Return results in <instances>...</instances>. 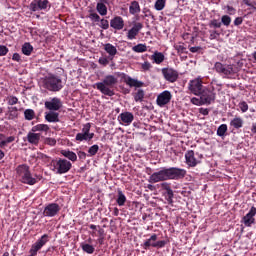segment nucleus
<instances>
[{
  "instance_id": "8fccbe9b",
  "label": "nucleus",
  "mask_w": 256,
  "mask_h": 256,
  "mask_svg": "<svg viewBox=\"0 0 256 256\" xmlns=\"http://www.w3.org/2000/svg\"><path fill=\"white\" fill-rule=\"evenodd\" d=\"M151 67H152L151 62L146 61V62L141 64V71H144V72L145 71H150Z\"/></svg>"
},
{
  "instance_id": "0e129e2a",
  "label": "nucleus",
  "mask_w": 256,
  "mask_h": 256,
  "mask_svg": "<svg viewBox=\"0 0 256 256\" xmlns=\"http://www.w3.org/2000/svg\"><path fill=\"white\" fill-rule=\"evenodd\" d=\"M13 61H21V55H19V53H14L12 56Z\"/></svg>"
},
{
  "instance_id": "13d9d810",
  "label": "nucleus",
  "mask_w": 256,
  "mask_h": 256,
  "mask_svg": "<svg viewBox=\"0 0 256 256\" xmlns=\"http://www.w3.org/2000/svg\"><path fill=\"white\" fill-rule=\"evenodd\" d=\"M5 136L4 134H0V148L3 149L5 147Z\"/></svg>"
},
{
  "instance_id": "423d86ee",
  "label": "nucleus",
  "mask_w": 256,
  "mask_h": 256,
  "mask_svg": "<svg viewBox=\"0 0 256 256\" xmlns=\"http://www.w3.org/2000/svg\"><path fill=\"white\" fill-rule=\"evenodd\" d=\"M214 71L218 73L219 75H224V77H227V79H232L233 75H236L237 73V67L233 64H223L221 62H216L214 64Z\"/></svg>"
},
{
  "instance_id": "ddd939ff",
  "label": "nucleus",
  "mask_w": 256,
  "mask_h": 256,
  "mask_svg": "<svg viewBox=\"0 0 256 256\" xmlns=\"http://www.w3.org/2000/svg\"><path fill=\"white\" fill-rule=\"evenodd\" d=\"M162 75L169 83H175L179 79V72L173 68H163Z\"/></svg>"
},
{
  "instance_id": "aec40b11",
  "label": "nucleus",
  "mask_w": 256,
  "mask_h": 256,
  "mask_svg": "<svg viewBox=\"0 0 256 256\" xmlns=\"http://www.w3.org/2000/svg\"><path fill=\"white\" fill-rule=\"evenodd\" d=\"M110 27L116 31H121L125 27V20L121 16H116L110 20Z\"/></svg>"
},
{
  "instance_id": "09e8293b",
  "label": "nucleus",
  "mask_w": 256,
  "mask_h": 256,
  "mask_svg": "<svg viewBox=\"0 0 256 256\" xmlns=\"http://www.w3.org/2000/svg\"><path fill=\"white\" fill-rule=\"evenodd\" d=\"M173 197H174L173 190L172 189L166 190V201H168V203H173Z\"/></svg>"
},
{
  "instance_id": "4c0bfd02",
  "label": "nucleus",
  "mask_w": 256,
  "mask_h": 256,
  "mask_svg": "<svg viewBox=\"0 0 256 256\" xmlns=\"http://www.w3.org/2000/svg\"><path fill=\"white\" fill-rule=\"evenodd\" d=\"M225 133H227V124H222L217 129L218 137H225Z\"/></svg>"
},
{
  "instance_id": "dca6fc26",
  "label": "nucleus",
  "mask_w": 256,
  "mask_h": 256,
  "mask_svg": "<svg viewBox=\"0 0 256 256\" xmlns=\"http://www.w3.org/2000/svg\"><path fill=\"white\" fill-rule=\"evenodd\" d=\"M141 29H143V23L141 22L134 23L132 28L127 32V39H129V41H133V39H137V35H139Z\"/></svg>"
},
{
  "instance_id": "bf43d9fd",
  "label": "nucleus",
  "mask_w": 256,
  "mask_h": 256,
  "mask_svg": "<svg viewBox=\"0 0 256 256\" xmlns=\"http://www.w3.org/2000/svg\"><path fill=\"white\" fill-rule=\"evenodd\" d=\"M161 188L164 189V191H169L171 190V186L169 185V183L164 182L161 184Z\"/></svg>"
},
{
  "instance_id": "4468645a",
  "label": "nucleus",
  "mask_w": 256,
  "mask_h": 256,
  "mask_svg": "<svg viewBox=\"0 0 256 256\" xmlns=\"http://www.w3.org/2000/svg\"><path fill=\"white\" fill-rule=\"evenodd\" d=\"M61 211V207L57 203H50L46 205L43 211L44 217H55Z\"/></svg>"
},
{
  "instance_id": "58836bf2",
  "label": "nucleus",
  "mask_w": 256,
  "mask_h": 256,
  "mask_svg": "<svg viewBox=\"0 0 256 256\" xmlns=\"http://www.w3.org/2000/svg\"><path fill=\"white\" fill-rule=\"evenodd\" d=\"M208 27H210V29H221V21L213 19L209 22Z\"/></svg>"
},
{
  "instance_id": "a878e982",
  "label": "nucleus",
  "mask_w": 256,
  "mask_h": 256,
  "mask_svg": "<svg viewBox=\"0 0 256 256\" xmlns=\"http://www.w3.org/2000/svg\"><path fill=\"white\" fill-rule=\"evenodd\" d=\"M104 50L106 51V53H108V55H110V57H112L111 59H113L117 55V48L111 43L105 44Z\"/></svg>"
},
{
  "instance_id": "f03ea898",
  "label": "nucleus",
  "mask_w": 256,
  "mask_h": 256,
  "mask_svg": "<svg viewBox=\"0 0 256 256\" xmlns=\"http://www.w3.org/2000/svg\"><path fill=\"white\" fill-rule=\"evenodd\" d=\"M118 83L117 77L113 75H107L103 79L102 82H97L95 84V87L102 95H107L108 97H113L115 95V92L113 91V88Z\"/></svg>"
},
{
  "instance_id": "4be33fe9",
  "label": "nucleus",
  "mask_w": 256,
  "mask_h": 256,
  "mask_svg": "<svg viewBox=\"0 0 256 256\" xmlns=\"http://www.w3.org/2000/svg\"><path fill=\"white\" fill-rule=\"evenodd\" d=\"M119 121H121L124 125H131L133 123V113L131 112H123L118 116Z\"/></svg>"
},
{
  "instance_id": "c9c22d12",
  "label": "nucleus",
  "mask_w": 256,
  "mask_h": 256,
  "mask_svg": "<svg viewBox=\"0 0 256 256\" xmlns=\"http://www.w3.org/2000/svg\"><path fill=\"white\" fill-rule=\"evenodd\" d=\"M82 251H84L85 253H88V255H93V253H95V247H93V245L90 244H82Z\"/></svg>"
},
{
  "instance_id": "cd10ccee",
  "label": "nucleus",
  "mask_w": 256,
  "mask_h": 256,
  "mask_svg": "<svg viewBox=\"0 0 256 256\" xmlns=\"http://www.w3.org/2000/svg\"><path fill=\"white\" fill-rule=\"evenodd\" d=\"M243 123V118L236 116L230 121V127H233L234 129H241V127H243Z\"/></svg>"
},
{
  "instance_id": "393cba45",
  "label": "nucleus",
  "mask_w": 256,
  "mask_h": 256,
  "mask_svg": "<svg viewBox=\"0 0 256 256\" xmlns=\"http://www.w3.org/2000/svg\"><path fill=\"white\" fill-rule=\"evenodd\" d=\"M61 155L68 159L69 161H72V163H75L77 161V154L70 150H61Z\"/></svg>"
},
{
  "instance_id": "6e6552de",
  "label": "nucleus",
  "mask_w": 256,
  "mask_h": 256,
  "mask_svg": "<svg viewBox=\"0 0 256 256\" xmlns=\"http://www.w3.org/2000/svg\"><path fill=\"white\" fill-rule=\"evenodd\" d=\"M199 96L201 97L204 105H211V103H213L217 97V94L215 93V87L211 86L210 88H204Z\"/></svg>"
},
{
  "instance_id": "6e6d98bb",
  "label": "nucleus",
  "mask_w": 256,
  "mask_h": 256,
  "mask_svg": "<svg viewBox=\"0 0 256 256\" xmlns=\"http://www.w3.org/2000/svg\"><path fill=\"white\" fill-rule=\"evenodd\" d=\"M226 13L228 15H235V13H237V10L235 8H233L232 6H226Z\"/></svg>"
},
{
  "instance_id": "e433bc0d",
  "label": "nucleus",
  "mask_w": 256,
  "mask_h": 256,
  "mask_svg": "<svg viewBox=\"0 0 256 256\" xmlns=\"http://www.w3.org/2000/svg\"><path fill=\"white\" fill-rule=\"evenodd\" d=\"M132 51H134V53H145V51H147V45L138 44L132 48Z\"/></svg>"
},
{
  "instance_id": "9d476101",
  "label": "nucleus",
  "mask_w": 256,
  "mask_h": 256,
  "mask_svg": "<svg viewBox=\"0 0 256 256\" xmlns=\"http://www.w3.org/2000/svg\"><path fill=\"white\" fill-rule=\"evenodd\" d=\"M188 89L193 95H201V92L205 89L203 87V78L198 77L191 80L188 84Z\"/></svg>"
},
{
  "instance_id": "c85d7f7f",
  "label": "nucleus",
  "mask_w": 256,
  "mask_h": 256,
  "mask_svg": "<svg viewBox=\"0 0 256 256\" xmlns=\"http://www.w3.org/2000/svg\"><path fill=\"white\" fill-rule=\"evenodd\" d=\"M133 97L136 103H143V100L145 99V91L143 89H138L133 93Z\"/></svg>"
},
{
  "instance_id": "4d7b16f0",
  "label": "nucleus",
  "mask_w": 256,
  "mask_h": 256,
  "mask_svg": "<svg viewBox=\"0 0 256 256\" xmlns=\"http://www.w3.org/2000/svg\"><path fill=\"white\" fill-rule=\"evenodd\" d=\"M243 23V18L242 17H237V18H235V20H234V25L236 26V27H239V25H241Z\"/></svg>"
},
{
  "instance_id": "412c9836",
  "label": "nucleus",
  "mask_w": 256,
  "mask_h": 256,
  "mask_svg": "<svg viewBox=\"0 0 256 256\" xmlns=\"http://www.w3.org/2000/svg\"><path fill=\"white\" fill-rule=\"evenodd\" d=\"M26 139L28 143H30V145L37 146L41 141V133H36V132H33V130H31L30 132H28Z\"/></svg>"
},
{
  "instance_id": "f8f14e48",
  "label": "nucleus",
  "mask_w": 256,
  "mask_h": 256,
  "mask_svg": "<svg viewBox=\"0 0 256 256\" xmlns=\"http://www.w3.org/2000/svg\"><path fill=\"white\" fill-rule=\"evenodd\" d=\"M171 99H173V95L169 90H165L157 96L156 104L158 107H165L171 103Z\"/></svg>"
},
{
  "instance_id": "bb28decb",
  "label": "nucleus",
  "mask_w": 256,
  "mask_h": 256,
  "mask_svg": "<svg viewBox=\"0 0 256 256\" xmlns=\"http://www.w3.org/2000/svg\"><path fill=\"white\" fill-rule=\"evenodd\" d=\"M33 133H47L49 131V125L47 124H38L32 127Z\"/></svg>"
},
{
  "instance_id": "c756f323",
  "label": "nucleus",
  "mask_w": 256,
  "mask_h": 256,
  "mask_svg": "<svg viewBox=\"0 0 256 256\" xmlns=\"http://www.w3.org/2000/svg\"><path fill=\"white\" fill-rule=\"evenodd\" d=\"M129 13L131 15H136V13H141V6H139V2L132 1L129 7Z\"/></svg>"
},
{
  "instance_id": "a18cd8bd",
  "label": "nucleus",
  "mask_w": 256,
  "mask_h": 256,
  "mask_svg": "<svg viewBox=\"0 0 256 256\" xmlns=\"http://www.w3.org/2000/svg\"><path fill=\"white\" fill-rule=\"evenodd\" d=\"M209 33H210V36H209L210 41H213V40H215V39H219V36L221 35V34H220L218 31H216V30H210Z\"/></svg>"
},
{
  "instance_id": "37998d69",
  "label": "nucleus",
  "mask_w": 256,
  "mask_h": 256,
  "mask_svg": "<svg viewBox=\"0 0 256 256\" xmlns=\"http://www.w3.org/2000/svg\"><path fill=\"white\" fill-rule=\"evenodd\" d=\"M174 48L176 49V51H178V53H185V51H187V48L185 47V44L183 43H178L174 46Z\"/></svg>"
},
{
  "instance_id": "2f4dec72",
  "label": "nucleus",
  "mask_w": 256,
  "mask_h": 256,
  "mask_svg": "<svg viewBox=\"0 0 256 256\" xmlns=\"http://www.w3.org/2000/svg\"><path fill=\"white\" fill-rule=\"evenodd\" d=\"M152 59L153 61L157 64V65H161V63H163V61H165V55H163V53L161 52H155L152 55Z\"/></svg>"
},
{
  "instance_id": "473e14b6",
  "label": "nucleus",
  "mask_w": 256,
  "mask_h": 256,
  "mask_svg": "<svg viewBox=\"0 0 256 256\" xmlns=\"http://www.w3.org/2000/svg\"><path fill=\"white\" fill-rule=\"evenodd\" d=\"M88 19H90L92 23H99V21H101V16H99V14L93 10H89Z\"/></svg>"
},
{
  "instance_id": "39448f33",
  "label": "nucleus",
  "mask_w": 256,
  "mask_h": 256,
  "mask_svg": "<svg viewBox=\"0 0 256 256\" xmlns=\"http://www.w3.org/2000/svg\"><path fill=\"white\" fill-rule=\"evenodd\" d=\"M72 167L73 164L71 161L65 158H58L51 161V170L53 173H56V175H65V173H69V171H71Z\"/></svg>"
},
{
  "instance_id": "f704fd0d",
  "label": "nucleus",
  "mask_w": 256,
  "mask_h": 256,
  "mask_svg": "<svg viewBox=\"0 0 256 256\" xmlns=\"http://www.w3.org/2000/svg\"><path fill=\"white\" fill-rule=\"evenodd\" d=\"M24 117L26 121H33L35 119V111L33 109H26L24 111Z\"/></svg>"
},
{
  "instance_id": "de8ad7c7",
  "label": "nucleus",
  "mask_w": 256,
  "mask_h": 256,
  "mask_svg": "<svg viewBox=\"0 0 256 256\" xmlns=\"http://www.w3.org/2000/svg\"><path fill=\"white\" fill-rule=\"evenodd\" d=\"M44 143L50 147H55V145H57V140H55V138H45Z\"/></svg>"
},
{
  "instance_id": "49530a36",
  "label": "nucleus",
  "mask_w": 256,
  "mask_h": 256,
  "mask_svg": "<svg viewBox=\"0 0 256 256\" xmlns=\"http://www.w3.org/2000/svg\"><path fill=\"white\" fill-rule=\"evenodd\" d=\"M239 108L242 113H247V111H249V105L245 101L239 103Z\"/></svg>"
},
{
  "instance_id": "5701e85b",
  "label": "nucleus",
  "mask_w": 256,
  "mask_h": 256,
  "mask_svg": "<svg viewBox=\"0 0 256 256\" xmlns=\"http://www.w3.org/2000/svg\"><path fill=\"white\" fill-rule=\"evenodd\" d=\"M107 3H109V0H100L96 5V10L102 17L107 15Z\"/></svg>"
},
{
  "instance_id": "3c124183",
  "label": "nucleus",
  "mask_w": 256,
  "mask_h": 256,
  "mask_svg": "<svg viewBox=\"0 0 256 256\" xmlns=\"http://www.w3.org/2000/svg\"><path fill=\"white\" fill-rule=\"evenodd\" d=\"M8 101V105H17V103H19V99L15 96H9L7 98Z\"/></svg>"
},
{
  "instance_id": "338daca9",
  "label": "nucleus",
  "mask_w": 256,
  "mask_h": 256,
  "mask_svg": "<svg viewBox=\"0 0 256 256\" xmlns=\"http://www.w3.org/2000/svg\"><path fill=\"white\" fill-rule=\"evenodd\" d=\"M199 113H201V115H209V110L207 108H200Z\"/></svg>"
},
{
  "instance_id": "864d4df0",
  "label": "nucleus",
  "mask_w": 256,
  "mask_h": 256,
  "mask_svg": "<svg viewBox=\"0 0 256 256\" xmlns=\"http://www.w3.org/2000/svg\"><path fill=\"white\" fill-rule=\"evenodd\" d=\"M9 53V48L7 46L0 45V57H5Z\"/></svg>"
},
{
  "instance_id": "052dcab7",
  "label": "nucleus",
  "mask_w": 256,
  "mask_h": 256,
  "mask_svg": "<svg viewBox=\"0 0 256 256\" xmlns=\"http://www.w3.org/2000/svg\"><path fill=\"white\" fill-rule=\"evenodd\" d=\"M17 107H10L9 108V112L11 113V115H13L14 117H17Z\"/></svg>"
},
{
  "instance_id": "f3484780",
  "label": "nucleus",
  "mask_w": 256,
  "mask_h": 256,
  "mask_svg": "<svg viewBox=\"0 0 256 256\" xmlns=\"http://www.w3.org/2000/svg\"><path fill=\"white\" fill-rule=\"evenodd\" d=\"M122 79H123L124 83L128 85V87H136L138 89L141 87H145L144 82L139 81L135 78H131V76H129L127 74H123Z\"/></svg>"
},
{
  "instance_id": "ea45409f",
  "label": "nucleus",
  "mask_w": 256,
  "mask_h": 256,
  "mask_svg": "<svg viewBox=\"0 0 256 256\" xmlns=\"http://www.w3.org/2000/svg\"><path fill=\"white\" fill-rule=\"evenodd\" d=\"M166 1L167 0H157L154 5L156 11H163L165 9Z\"/></svg>"
},
{
  "instance_id": "69168bd1",
  "label": "nucleus",
  "mask_w": 256,
  "mask_h": 256,
  "mask_svg": "<svg viewBox=\"0 0 256 256\" xmlns=\"http://www.w3.org/2000/svg\"><path fill=\"white\" fill-rule=\"evenodd\" d=\"M13 141H15V136L7 137L5 139V145H7L8 143H13Z\"/></svg>"
},
{
  "instance_id": "7ed1b4c3",
  "label": "nucleus",
  "mask_w": 256,
  "mask_h": 256,
  "mask_svg": "<svg viewBox=\"0 0 256 256\" xmlns=\"http://www.w3.org/2000/svg\"><path fill=\"white\" fill-rule=\"evenodd\" d=\"M41 83L44 89L53 93H57L63 89V80L55 74H48L41 79Z\"/></svg>"
},
{
  "instance_id": "79ce46f5",
  "label": "nucleus",
  "mask_w": 256,
  "mask_h": 256,
  "mask_svg": "<svg viewBox=\"0 0 256 256\" xmlns=\"http://www.w3.org/2000/svg\"><path fill=\"white\" fill-rule=\"evenodd\" d=\"M222 23L225 25V27H229L231 25V18L229 15H223L221 17V24Z\"/></svg>"
},
{
  "instance_id": "20e7f679",
  "label": "nucleus",
  "mask_w": 256,
  "mask_h": 256,
  "mask_svg": "<svg viewBox=\"0 0 256 256\" xmlns=\"http://www.w3.org/2000/svg\"><path fill=\"white\" fill-rule=\"evenodd\" d=\"M16 173L21 183H24L25 185H35L37 183V178L33 177L29 166L26 164L17 166Z\"/></svg>"
},
{
  "instance_id": "680f3d73",
  "label": "nucleus",
  "mask_w": 256,
  "mask_h": 256,
  "mask_svg": "<svg viewBox=\"0 0 256 256\" xmlns=\"http://www.w3.org/2000/svg\"><path fill=\"white\" fill-rule=\"evenodd\" d=\"M98 62L100 65H109V60H107V58H99Z\"/></svg>"
},
{
  "instance_id": "2eb2a0df",
  "label": "nucleus",
  "mask_w": 256,
  "mask_h": 256,
  "mask_svg": "<svg viewBox=\"0 0 256 256\" xmlns=\"http://www.w3.org/2000/svg\"><path fill=\"white\" fill-rule=\"evenodd\" d=\"M44 105L49 111H59V109L63 107V102H61L60 98L54 97L51 100L46 101Z\"/></svg>"
},
{
  "instance_id": "774afa93",
  "label": "nucleus",
  "mask_w": 256,
  "mask_h": 256,
  "mask_svg": "<svg viewBox=\"0 0 256 256\" xmlns=\"http://www.w3.org/2000/svg\"><path fill=\"white\" fill-rule=\"evenodd\" d=\"M251 131H252L253 133H256V123H253V124H252Z\"/></svg>"
},
{
  "instance_id": "9b49d317",
  "label": "nucleus",
  "mask_w": 256,
  "mask_h": 256,
  "mask_svg": "<svg viewBox=\"0 0 256 256\" xmlns=\"http://www.w3.org/2000/svg\"><path fill=\"white\" fill-rule=\"evenodd\" d=\"M91 123H86L83 125L82 132L76 134V141H91L95 137V133H90Z\"/></svg>"
},
{
  "instance_id": "f257e3e1",
  "label": "nucleus",
  "mask_w": 256,
  "mask_h": 256,
  "mask_svg": "<svg viewBox=\"0 0 256 256\" xmlns=\"http://www.w3.org/2000/svg\"><path fill=\"white\" fill-rule=\"evenodd\" d=\"M187 175V170L183 168L170 167L161 168L158 172H154L150 176V183H161V181H179V179H184Z\"/></svg>"
},
{
  "instance_id": "e2e57ef3",
  "label": "nucleus",
  "mask_w": 256,
  "mask_h": 256,
  "mask_svg": "<svg viewBox=\"0 0 256 256\" xmlns=\"http://www.w3.org/2000/svg\"><path fill=\"white\" fill-rule=\"evenodd\" d=\"M199 51H201V47L199 46L190 47L191 53H199Z\"/></svg>"
},
{
  "instance_id": "b1692460",
  "label": "nucleus",
  "mask_w": 256,
  "mask_h": 256,
  "mask_svg": "<svg viewBox=\"0 0 256 256\" xmlns=\"http://www.w3.org/2000/svg\"><path fill=\"white\" fill-rule=\"evenodd\" d=\"M45 119L48 123H59V113L50 111L46 113Z\"/></svg>"
},
{
  "instance_id": "c03bdc74",
  "label": "nucleus",
  "mask_w": 256,
  "mask_h": 256,
  "mask_svg": "<svg viewBox=\"0 0 256 256\" xmlns=\"http://www.w3.org/2000/svg\"><path fill=\"white\" fill-rule=\"evenodd\" d=\"M191 103H192L193 105H198V106L205 105V103H204V101H203V98H201V96H200V98L193 97V98L191 99Z\"/></svg>"
},
{
  "instance_id": "6ab92c4d",
  "label": "nucleus",
  "mask_w": 256,
  "mask_h": 256,
  "mask_svg": "<svg viewBox=\"0 0 256 256\" xmlns=\"http://www.w3.org/2000/svg\"><path fill=\"white\" fill-rule=\"evenodd\" d=\"M255 215H256V208L252 206L249 212L242 218V221L245 227H251V225L255 223Z\"/></svg>"
},
{
  "instance_id": "1a4fd4ad",
  "label": "nucleus",
  "mask_w": 256,
  "mask_h": 256,
  "mask_svg": "<svg viewBox=\"0 0 256 256\" xmlns=\"http://www.w3.org/2000/svg\"><path fill=\"white\" fill-rule=\"evenodd\" d=\"M29 9L34 13L37 11H47V9H51V2L49 0H33L29 5Z\"/></svg>"
},
{
  "instance_id": "72a5a7b5",
  "label": "nucleus",
  "mask_w": 256,
  "mask_h": 256,
  "mask_svg": "<svg viewBox=\"0 0 256 256\" xmlns=\"http://www.w3.org/2000/svg\"><path fill=\"white\" fill-rule=\"evenodd\" d=\"M22 53L23 55H31V53H33V47L30 43H24L22 46Z\"/></svg>"
},
{
  "instance_id": "7c9ffc66",
  "label": "nucleus",
  "mask_w": 256,
  "mask_h": 256,
  "mask_svg": "<svg viewBox=\"0 0 256 256\" xmlns=\"http://www.w3.org/2000/svg\"><path fill=\"white\" fill-rule=\"evenodd\" d=\"M116 202L119 205V207H123V205L127 203V197L125 196L123 191H121V189L118 190V197L116 199Z\"/></svg>"
},
{
  "instance_id": "603ef678",
  "label": "nucleus",
  "mask_w": 256,
  "mask_h": 256,
  "mask_svg": "<svg viewBox=\"0 0 256 256\" xmlns=\"http://www.w3.org/2000/svg\"><path fill=\"white\" fill-rule=\"evenodd\" d=\"M100 27H101V29H105V30H107V29H109V20H106V19H100Z\"/></svg>"
},
{
  "instance_id": "a211bd4d",
  "label": "nucleus",
  "mask_w": 256,
  "mask_h": 256,
  "mask_svg": "<svg viewBox=\"0 0 256 256\" xmlns=\"http://www.w3.org/2000/svg\"><path fill=\"white\" fill-rule=\"evenodd\" d=\"M185 160H186V165H188V167H197V165L201 163L200 160L195 158V151L193 150H188L185 153Z\"/></svg>"
},
{
  "instance_id": "0eeeda50",
  "label": "nucleus",
  "mask_w": 256,
  "mask_h": 256,
  "mask_svg": "<svg viewBox=\"0 0 256 256\" xmlns=\"http://www.w3.org/2000/svg\"><path fill=\"white\" fill-rule=\"evenodd\" d=\"M165 245H167V241L165 240L157 241V234H152L151 237L142 244V247L147 251L151 247H154L156 249H163Z\"/></svg>"
},
{
  "instance_id": "a19ab883",
  "label": "nucleus",
  "mask_w": 256,
  "mask_h": 256,
  "mask_svg": "<svg viewBox=\"0 0 256 256\" xmlns=\"http://www.w3.org/2000/svg\"><path fill=\"white\" fill-rule=\"evenodd\" d=\"M98 152H99V145L97 144L92 145L88 150L90 157H94V155H97Z\"/></svg>"
},
{
  "instance_id": "5fc2aeb1",
  "label": "nucleus",
  "mask_w": 256,
  "mask_h": 256,
  "mask_svg": "<svg viewBox=\"0 0 256 256\" xmlns=\"http://www.w3.org/2000/svg\"><path fill=\"white\" fill-rule=\"evenodd\" d=\"M244 5H247L248 7H251L252 9H255L256 1L251 0H243Z\"/></svg>"
}]
</instances>
